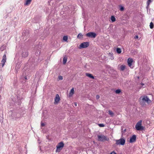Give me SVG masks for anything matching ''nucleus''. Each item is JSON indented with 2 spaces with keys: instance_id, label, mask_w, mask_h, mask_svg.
Wrapping results in <instances>:
<instances>
[{
  "instance_id": "nucleus-1",
  "label": "nucleus",
  "mask_w": 154,
  "mask_h": 154,
  "mask_svg": "<svg viewBox=\"0 0 154 154\" xmlns=\"http://www.w3.org/2000/svg\"><path fill=\"white\" fill-rule=\"evenodd\" d=\"M125 139L124 138H121L119 140H115L116 143V145H124L125 142Z\"/></svg>"
},
{
  "instance_id": "nucleus-2",
  "label": "nucleus",
  "mask_w": 154,
  "mask_h": 154,
  "mask_svg": "<svg viewBox=\"0 0 154 154\" xmlns=\"http://www.w3.org/2000/svg\"><path fill=\"white\" fill-rule=\"evenodd\" d=\"M142 120H140L136 124L135 128L137 131H142L144 129V127L142 126Z\"/></svg>"
},
{
  "instance_id": "nucleus-3",
  "label": "nucleus",
  "mask_w": 154,
  "mask_h": 154,
  "mask_svg": "<svg viewBox=\"0 0 154 154\" xmlns=\"http://www.w3.org/2000/svg\"><path fill=\"white\" fill-rule=\"evenodd\" d=\"M98 140L101 141H103L104 140L108 141L109 139L103 135H97Z\"/></svg>"
},
{
  "instance_id": "nucleus-4",
  "label": "nucleus",
  "mask_w": 154,
  "mask_h": 154,
  "mask_svg": "<svg viewBox=\"0 0 154 154\" xmlns=\"http://www.w3.org/2000/svg\"><path fill=\"white\" fill-rule=\"evenodd\" d=\"M86 36L90 38H95L97 36L96 34L93 32H89L86 34Z\"/></svg>"
},
{
  "instance_id": "nucleus-5",
  "label": "nucleus",
  "mask_w": 154,
  "mask_h": 154,
  "mask_svg": "<svg viewBox=\"0 0 154 154\" xmlns=\"http://www.w3.org/2000/svg\"><path fill=\"white\" fill-rule=\"evenodd\" d=\"M64 146V144L63 142L62 141L59 143L56 146L57 148L56 152H57V151H58L59 152L62 149V148Z\"/></svg>"
},
{
  "instance_id": "nucleus-6",
  "label": "nucleus",
  "mask_w": 154,
  "mask_h": 154,
  "mask_svg": "<svg viewBox=\"0 0 154 154\" xmlns=\"http://www.w3.org/2000/svg\"><path fill=\"white\" fill-rule=\"evenodd\" d=\"M28 55V52L27 49H23L22 50L21 55L23 57H26Z\"/></svg>"
},
{
  "instance_id": "nucleus-7",
  "label": "nucleus",
  "mask_w": 154,
  "mask_h": 154,
  "mask_svg": "<svg viewBox=\"0 0 154 154\" xmlns=\"http://www.w3.org/2000/svg\"><path fill=\"white\" fill-rule=\"evenodd\" d=\"M89 45V42H84L81 43L79 45V48H85L88 47Z\"/></svg>"
},
{
  "instance_id": "nucleus-8",
  "label": "nucleus",
  "mask_w": 154,
  "mask_h": 154,
  "mask_svg": "<svg viewBox=\"0 0 154 154\" xmlns=\"http://www.w3.org/2000/svg\"><path fill=\"white\" fill-rule=\"evenodd\" d=\"M22 36L24 37L23 38L24 39V37L26 39V38H27L29 37V33L28 30H23L22 33Z\"/></svg>"
},
{
  "instance_id": "nucleus-9",
  "label": "nucleus",
  "mask_w": 154,
  "mask_h": 154,
  "mask_svg": "<svg viewBox=\"0 0 154 154\" xmlns=\"http://www.w3.org/2000/svg\"><path fill=\"white\" fill-rule=\"evenodd\" d=\"M60 100V98L59 95L58 94H57L54 99V104H57L59 102Z\"/></svg>"
},
{
  "instance_id": "nucleus-10",
  "label": "nucleus",
  "mask_w": 154,
  "mask_h": 154,
  "mask_svg": "<svg viewBox=\"0 0 154 154\" xmlns=\"http://www.w3.org/2000/svg\"><path fill=\"white\" fill-rule=\"evenodd\" d=\"M142 100L143 102H146L147 103H149V101H150L148 97L146 96H144L143 97H140V99H141Z\"/></svg>"
},
{
  "instance_id": "nucleus-11",
  "label": "nucleus",
  "mask_w": 154,
  "mask_h": 154,
  "mask_svg": "<svg viewBox=\"0 0 154 154\" xmlns=\"http://www.w3.org/2000/svg\"><path fill=\"white\" fill-rule=\"evenodd\" d=\"M136 136L135 135H133V136L131 137L129 142L130 143H132L136 141Z\"/></svg>"
},
{
  "instance_id": "nucleus-12",
  "label": "nucleus",
  "mask_w": 154,
  "mask_h": 154,
  "mask_svg": "<svg viewBox=\"0 0 154 154\" xmlns=\"http://www.w3.org/2000/svg\"><path fill=\"white\" fill-rule=\"evenodd\" d=\"M6 54H5L3 56V58L2 60V66L3 67L6 61Z\"/></svg>"
},
{
  "instance_id": "nucleus-13",
  "label": "nucleus",
  "mask_w": 154,
  "mask_h": 154,
  "mask_svg": "<svg viewBox=\"0 0 154 154\" xmlns=\"http://www.w3.org/2000/svg\"><path fill=\"white\" fill-rule=\"evenodd\" d=\"M133 62V60L131 58H128V59L127 62L128 66L131 67L132 63Z\"/></svg>"
},
{
  "instance_id": "nucleus-14",
  "label": "nucleus",
  "mask_w": 154,
  "mask_h": 154,
  "mask_svg": "<svg viewBox=\"0 0 154 154\" xmlns=\"http://www.w3.org/2000/svg\"><path fill=\"white\" fill-rule=\"evenodd\" d=\"M86 76L88 77H89L94 79V77L91 74H90L88 73H86Z\"/></svg>"
},
{
  "instance_id": "nucleus-15",
  "label": "nucleus",
  "mask_w": 154,
  "mask_h": 154,
  "mask_svg": "<svg viewBox=\"0 0 154 154\" xmlns=\"http://www.w3.org/2000/svg\"><path fill=\"white\" fill-rule=\"evenodd\" d=\"M67 57L65 56L63 57V64H65L66 63L67 61Z\"/></svg>"
},
{
  "instance_id": "nucleus-16",
  "label": "nucleus",
  "mask_w": 154,
  "mask_h": 154,
  "mask_svg": "<svg viewBox=\"0 0 154 154\" xmlns=\"http://www.w3.org/2000/svg\"><path fill=\"white\" fill-rule=\"evenodd\" d=\"M32 0H26V3L25 4V5H29Z\"/></svg>"
},
{
  "instance_id": "nucleus-17",
  "label": "nucleus",
  "mask_w": 154,
  "mask_h": 154,
  "mask_svg": "<svg viewBox=\"0 0 154 154\" xmlns=\"http://www.w3.org/2000/svg\"><path fill=\"white\" fill-rule=\"evenodd\" d=\"M125 68V65H122L120 67V70L122 71L124 70Z\"/></svg>"
},
{
  "instance_id": "nucleus-18",
  "label": "nucleus",
  "mask_w": 154,
  "mask_h": 154,
  "mask_svg": "<svg viewBox=\"0 0 154 154\" xmlns=\"http://www.w3.org/2000/svg\"><path fill=\"white\" fill-rule=\"evenodd\" d=\"M116 51L117 53L118 54H120L121 52V48H116Z\"/></svg>"
},
{
  "instance_id": "nucleus-19",
  "label": "nucleus",
  "mask_w": 154,
  "mask_h": 154,
  "mask_svg": "<svg viewBox=\"0 0 154 154\" xmlns=\"http://www.w3.org/2000/svg\"><path fill=\"white\" fill-rule=\"evenodd\" d=\"M111 20L112 22H114L116 21V18L113 16H112L111 17Z\"/></svg>"
},
{
  "instance_id": "nucleus-20",
  "label": "nucleus",
  "mask_w": 154,
  "mask_h": 154,
  "mask_svg": "<svg viewBox=\"0 0 154 154\" xmlns=\"http://www.w3.org/2000/svg\"><path fill=\"white\" fill-rule=\"evenodd\" d=\"M74 93V89L73 88H72L69 94V96L72 95Z\"/></svg>"
},
{
  "instance_id": "nucleus-21",
  "label": "nucleus",
  "mask_w": 154,
  "mask_h": 154,
  "mask_svg": "<svg viewBox=\"0 0 154 154\" xmlns=\"http://www.w3.org/2000/svg\"><path fill=\"white\" fill-rule=\"evenodd\" d=\"M38 51H37L36 52V56L39 55L40 53L41 50H40V48H39L38 49Z\"/></svg>"
},
{
  "instance_id": "nucleus-22",
  "label": "nucleus",
  "mask_w": 154,
  "mask_h": 154,
  "mask_svg": "<svg viewBox=\"0 0 154 154\" xmlns=\"http://www.w3.org/2000/svg\"><path fill=\"white\" fill-rule=\"evenodd\" d=\"M108 113L111 116H113L114 113L112 111L110 110H109Z\"/></svg>"
},
{
  "instance_id": "nucleus-23",
  "label": "nucleus",
  "mask_w": 154,
  "mask_h": 154,
  "mask_svg": "<svg viewBox=\"0 0 154 154\" xmlns=\"http://www.w3.org/2000/svg\"><path fill=\"white\" fill-rule=\"evenodd\" d=\"M150 28L151 29H152L154 27V24L152 22H151L150 23L149 25Z\"/></svg>"
},
{
  "instance_id": "nucleus-24",
  "label": "nucleus",
  "mask_w": 154,
  "mask_h": 154,
  "mask_svg": "<svg viewBox=\"0 0 154 154\" xmlns=\"http://www.w3.org/2000/svg\"><path fill=\"white\" fill-rule=\"evenodd\" d=\"M68 39V37L67 36H64L63 37V40L66 41L67 42Z\"/></svg>"
},
{
  "instance_id": "nucleus-25",
  "label": "nucleus",
  "mask_w": 154,
  "mask_h": 154,
  "mask_svg": "<svg viewBox=\"0 0 154 154\" xmlns=\"http://www.w3.org/2000/svg\"><path fill=\"white\" fill-rule=\"evenodd\" d=\"M121 92V91L120 89H118L115 91V92L116 94H119Z\"/></svg>"
},
{
  "instance_id": "nucleus-26",
  "label": "nucleus",
  "mask_w": 154,
  "mask_h": 154,
  "mask_svg": "<svg viewBox=\"0 0 154 154\" xmlns=\"http://www.w3.org/2000/svg\"><path fill=\"white\" fill-rule=\"evenodd\" d=\"M119 7H120V10L121 11H124V8L123 6L120 5V6H119Z\"/></svg>"
},
{
  "instance_id": "nucleus-27",
  "label": "nucleus",
  "mask_w": 154,
  "mask_h": 154,
  "mask_svg": "<svg viewBox=\"0 0 154 154\" xmlns=\"http://www.w3.org/2000/svg\"><path fill=\"white\" fill-rule=\"evenodd\" d=\"M83 36V35L81 33H79L78 34V35L77 36V37L78 38H80L81 37H82Z\"/></svg>"
},
{
  "instance_id": "nucleus-28",
  "label": "nucleus",
  "mask_w": 154,
  "mask_h": 154,
  "mask_svg": "<svg viewBox=\"0 0 154 154\" xmlns=\"http://www.w3.org/2000/svg\"><path fill=\"white\" fill-rule=\"evenodd\" d=\"M5 49V46H2L0 48V50L2 51L4 50V49Z\"/></svg>"
},
{
  "instance_id": "nucleus-29",
  "label": "nucleus",
  "mask_w": 154,
  "mask_h": 154,
  "mask_svg": "<svg viewBox=\"0 0 154 154\" xmlns=\"http://www.w3.org/2000/svg\"><path fill=\"white\" fill-rule=\"evenodd\" d=\"M152 0H148L147 2V4L148 5H149L150 4V3L152 2Z\"/></svg>"
},
{
  "instance_id": "nucleus-30",
  "label": "nucleus",
  "mask_w": 154,
  "mask_h": 154,
  "mask_svg": "<svg viewBox=\"0 0 154 154\" xmlns=\"http://www.w3.org/2000/svg\"><path fill=\"white\" fill-rule=\"evenodd\" d=\"M98 125L100 127H104L105 126L103 124H98Z\"/></svg>"
},
{
  "instance_id": "nucleus-31",
  "label": "nucleus",
  "mask_w": 154,
  "mask_h": 154,
  "mask_svg": "<svg viewBox=\"0 0 154 154\" xmlns=\"http://www.w3.org/2000/svg\"><path fill=\"white\" fill-rule=\"evenodd\" d=\"M59 79L60 80H62L63 79V76L61 75L59 76L58 77Z\"/></svg>"
},
{
  "instance_id": "nucleus-32",
  "label": "nucleus",
  "mask_w": 154,
  "mask_h": 154,
  "mask_svg": "<svg viewBox=\"0 0 154 154\" xmlns=\"http://www.w3.org/2000/svg\"><path fill=\"white\" fill-rule=\"evenodd\" d=\"M45 126V124L44 123H42L41 124V126L42 127H44Z\"/></svg>"
},
{
  "instance_id": "nucleus-33",
  "label": "nucleus",
  "mask_w": 154,
  "mask_h": 154,
  "mask_svg": "<svg viewBox=\"0 0 154 154\" xmlns=\"http://www.w3.org/2000/svg\"><path fill=\"white\" fill-rule=\"evenodd\" d=\"M134 38L135 39H137L138 38V36L137 35H136L134 37Z\"/></svg>"
},
{
  "instance_id": "nucleus-34",
  "label": "nucleus",
  "mask_w": 154,
  "mask_h": 154,
  "mask_svg": "<svg viewBox=\"0 0 154 154\" xmlns=\"http://www.w3.org/2000/svg\"><path fill=\"white\" fill-rule=\"evenodd\" d=\"M109 154H116V153L114 151H113Z\"/></svg>"
},
{
  "instance_id": "nucleus-35",
  "label": "nucleus",
  "mask_w": 154,
  "mask_h": 154,
  "mask_svg": "<svg viewBox=\"0 0 154 154\" xmlns=\"http://www.w3.org/2000/svg\"><path fill=\"white\" fill-rule=\"evenodd\" d=\"M100 98V96L99 95H97L96 96V99H98L99 98Z\"/></svg>"
},
{
  "instance_id": "nucleus-36",
  "label": "nucleus",
  "mask_w": 154,
  "mask_h": 154,
  "mask_svg": "<svg viewBox=\"0 0 154 154\" xmlns=\"http://www.w3.org/2000/svg\"><path fill=\"white\" fill-rule=\"evenodd\" d=\"M149 7V5H147V6L146 7V9H147Z\"/></svg>"
},
{
  "instance_id": "nucleus-37",
  "label": "nucleus",
  "mask_w": 154,
  "mask_h": 154,
  "mask_svg": "<svg viewBox=\"0 0 154 154\" xmlns=\"http://www.w3.org/2000/svg\"><path fill=\"white\" fill-rule=\"evenodd\" d=\"M74 105H75V106H77V103H74Z\"/></svg>"
},
{
  "instance_id": "nucleus-38",
  "label": "nucleus",
  "mask_w": 154,
  "mask_h": 154,
  "mask_svg": "<svg viewBox=\"0 0 154 154\" xmlns=\"http://www.w3.org/2000/svg\"><path fill=\"white\" fill-rule=\"evenodd\" d=\"M24 79H27V77L26 76H25V77H24Z\"/></svg>"
},
{
  "instance_id": "nucleus-39",
  "label": "nucleus",
  "mask_w": 154,
  "mask_h": 154,
  "mask_svg": "<svg viewBox=\"0 0 154 154\" xmlns=\"http://www.w3.org/2000/svg\"><path fill=\"white\" fill-rule=\"evenodd\" d=\"M141 85H142V86H143V85H144V84L142 83V84H141Z\"/></svg>"
},
{
  "instance_id": "nucleus-40",
  "label": "nucleus",
  "mask_w": 154,
  "mask_h": 154,
  "mask_svg": "<svg viewBox=\"0 0 154 154\" xmlns=\"http://www.w3.org/2000/svg\"><path fill=\"white\" fill-rule=\"evenodd\" d=\"M19 116H17V117H19Z\"/></svg>"
}]
</instances>
